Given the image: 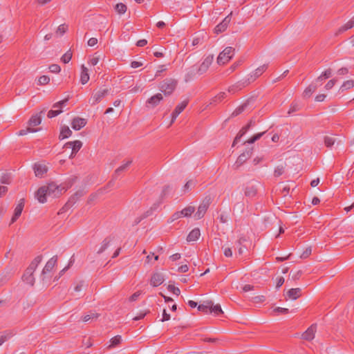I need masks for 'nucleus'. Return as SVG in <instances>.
Returning a JSON list of instances; mask_svg holds the SVG:
<instances>
[{"label":"nucleus","instance_id":"nucleus-53","mask_svg":"<svg viewBox=\"0 0 354 354\" xmlns=\"http://www.w3.org/2000/svg\"><path fill=\"white\" fill-rule=\"evenodd\" d=\"M37 131V129H32L30 127H28L26 129H21L19 131L18 135L19 136H25L27 134L28 132H36Z\"/></svg>","mask_w":354,"mask_h":354},{"label":"nucleus","instance_id":"nucleus-55","mask_svg":"<svg viewBox=\"0 0 354 354\" xmlns=\"http://www.w3.org/2000/svg\"><path fill=\"white\" fill-rule=\"evenodd\" d=\"M0 181L3 184H10V176L8 174H3L1 178Z\"/></svg>","mask_w":354,"mask_h":354},{"label":"nucleus","instance_id":"nucleus-25","mask_svg":"<svg viewBox=\"0 0 354 354\" xmlns=\"http://www.w3.org/2000/svg\"><path fill=\"white\" fill-rule=\"evenodd\" d=\"M131 163L132 160H130L117 168L113 174V179H117L121 173L124 172Z\"/></svg>","mask_w":354,"mask_h":354},{"label":"nucleus","instance_id":"nucleus-45","mask_svg":"<svg viewBox=\"0 0 354 354\" xmlns=\"http://www.w3.org/2000/svg\"><path fill=\"white\" fill-rule=\"evenodd\" d=\"M335 141V138L333 137L326 136H324V145L327 147H331L334 145Z\"/></svg>","mask_w":354,"mask_h":354},{"label":"nucleus","instance_id":"nucleus-61","mask_svg":"<svg viewBox=\"0 0 354 354\" xmlns=\"http://www.w3.org/2000/svg\"><path fill=\"white\" fill-rule=\"evenodd\" d=\"M299 110V106L297 104H292L290 105V109L288 112V114L290 115L294 112H296Z\"/></svg>","mask_w":354,"mask_h":354},{"label":"nucleus","instance_id":"nucleus-9","mask_svg":"<svg viewBox=\"0 0 354 354\" xmlns=\"http://www.w3.org/2000/svg\"><path fill=\"white\" fill-rule=\"evenodd\" d=\"M214 60V55H209L207 56L203 62L201 63L198 68L197 69V73L199 75H202L205 73L209 68V66L212 64Z\"/></svg>","mask_w":354,"mask_h":354},{"label":"nucleus","instance_id":"nucleus-56","mask_svg":"<svg viewBox=\"0 0 354 354\" xmlns=\"http://www.w3.org/2000/svg\"><path fill=\"white\" fill-rule=\"evenodd\" d=\"M273 311L274 313H281V314H283V315H286L289 313V310L288 308H281V307H277L275 308Z\"/></svg>","mask_w":354,"mask_h":354},{"label":"nucleus","instance_id":"nucleus-60","mask_svg":"<svg viewBox=\"0 0 354 354\" xmlns=\"http://www.w3.org/2000/svg\"><path fill=\"white\" fill-rule=\"evenodd\" d=\"M266 297L263 295L256 296L253 298V301L255 303H262L265 301Z\"/></svg>","mask_w":354,"mask_h":354},{"label":"nucleus","instance_id":"nucleus-35","mask_svg":"<svg viewBox=\"0 0 354 354\" xmlns=\"http://www.w3.org/2000/svg\"><path fill=\"white\" fill-rule=\"evenodd\" d=\"M354 27V17L350 19L346 24H345L344 26H341L338 31L337 34L342 33L344 31L351 29Z\"/></svg>","mask_w":354,"mask_h":354},{"label":"nucleus","instance_id":"nucleus-4","mask_svg":"<svg viewBox=\"0 0 354 354\" xmlns=\"http://www.w3.org/2000/svg\"><path fill=\"white\" fill-rule=\"evenodd\" d=\"M195 211V207L193 206H188L185 208H184L181 211H178L175 213H174L170 218L169 219V223H172L174 221L182 218V217H187L190 216Z\"/></svg>","mask_w":354,"mask_h":354},{"label":"nucleus","instance_id":"nucleus-18","mask_svg":"<svg viewBox=\"0 0 354 354\" xmlns=\"http://www.w3.org/2000/svg\"><path fill=\"white\" fill-rule=\"evenodd\" d=\"M114 239L115 236L113 235H109L106 237L101 243V245L97 251V253L100 254L104 252L109 247L111 243L114 240Z\"/></svg>","mask_w":354,"mask_h":354},{"label":"nucleus","instance_id":"nucleus-41","mask_svg":"<svg viewBox=\"0 0 354 354\" xmlns=\"http://www.w3.org/2000/svg\"><path fill=\"white\" fill-rule=\"evenodd\" d=\"M13 335V333L11 331H6L0 335V346H1L6 341L10 339Z\"/></svg>","mask_w":354,"mask_h":354},{"label":"nucleus","instance_id":"nucleus-39","mask_svg":"<svg viewBox=\"0 0 354 354\" xmlns=\"http://www.w3.org/2000/svg\"><path fill=\"white\" fill-rule=\"evenodd\" d=\"M245 86V83H239L232 85L229 87L228 92L231 93H235L236 91L242 89Z\"/></svg>","mask_w":354,"mask_h":354},{"label":"nucleus","instance_id":"nucleus-2","mask_svg":"<svg viewBox=\"0 0 354 354\" xmlns=\"http://www.w3.org/2000/svg\"><path fill=\"white\" fill-rule=\"evenodd\" d=\"M178 81L173 78H166L160 83L159 89L165 95L169 96L176 89Z\"/></svg>","mask_w":354,"mask_h":354},{"label":"nucleus","instance_id":"nucleus-7","mask_svg":"<svg viewBox=\"0 0 354 354\" xmlns=\"http://www.w3.org/2000/svg\"><path fill=\"white\" fill-rule=\"evenodd\" d=\"M211 203V198L209 196H207L205 198V199L202 201V203L200 204L198 211L195 214V217L196 219H201L203 218L206 213L207 209L209 208V206Z\"/></svg>","mask_w":354,"mask_h":354},{"label":"nucleus","instance_id":"nucleus-38","mask_svg":"<svg viewBox=\"0 0 354 354\" xmlns=\"http://www.w3.org/2000/svg\"><path fill=\"white\" fill-rule=\"evenodd\" d=\"M267 69L266 65H262L257 68L254 72L253 73V75H251V77H254L253 80H255L258 77H259L261 75L263 74V73Z\"/></svg>","mask_w":354,"mask_h":354},{"label":"nucleus","instance_id":"nucleus-59","mask_svg":"<svg viewBox=\"0 0 354 354\" xmlns=\"http://www.w3.org/2000/svg\"><path fill=\"white\" fill-rule=\"evenodd\" d=\"M68 26L66 24H61L58 26L57 32H59L61 35L64 34L66 32Z\"/></svg>","mask_w":354,"mask_h":354},{"label":"nucleus","instance_id":"nucleus-49","mask_svg":"<svg viewBox=\"0 0 354 354\" xmlns=\"http://www.w3.org/2000/svg\"><path fill=\"white\" fill-rule=\"evenodd\" d=\"M196 71H197V69L194 66L190 67L186 75V80L187 81L188 80L192 78V77L195 75Z\"/></svg>","mask_w":354,"mask_h":354},{"label":"nucleus","instance_id":"nucleus-37","mask_svg":"<svg viewBox=\"0 0 354 354\" xmlns=\"http://www.w3.org/2000/svg\"><path fill=\"white\" fill-rule=\"evenodd\" d=\"M354 87V80H349L345 81L341 86L339 91L343 92L346 90H348Z\"/></svg>","mask_w":354,"mask_h":354},{"label":"nucleus","instance_id":"nucleus-36","mask_svg":"<svg viewBox=\"0 0 354 354\" xmlns=\"http://www.w3.org/2000/svg\"><path fill=\"white\" fill-rule=\"evenodd\" d=\"M248 131V127H242V129L239 131L236 136L235 137L232 143V147H234L236 145V143L240 140L242 136H243L247 133Z\"/></svg>","mask_w":354,"mask_h":354},{"label":"nucleus","instance_id":"nucleus-31","mask_svg":"<svg viewBox=\"0 0 354 354\" xmlns=\"http://www.w3.org/2000/svg\"><path fill=\"white\" fill-rule=\"evenodd\" d=\"M250 104V100H247L243 104L238 106L232 113L231 117H236L247 109Z\"/></svg>","mask_w":354,"mask_h":354},{"label":"nucleus","instance_id":"nucleus-43","mask_svg":"<svg viewBox=\"0 0 354 354\" xmlns=\"http://www.w3.org/2000/svg\"><path fill=\"white\" fill-rule=\"evenodd\" d=\"M210 313H214L215 315H220L223 313L221 307L219 304L212 305L210 308Z\"/></svg>","mask_w":354,"mask_h":354},{"label":"nucleus","instance_id":"nucleus-6","mask_svg":"<svg viewBox=\"0 0 354 354\" xmlns=\"http://www.w3.org/2000/svg\"><path fill=\"white\" fill-rule=\"evenodd\" d=\"M109 90L107 88L100 89L97 92L93 93L91 97L89 99L88 102L92 105H95L100 102L109 93Z\"/></svg>","mask_w":354,"mask_h":354},{"label":"nucleus","instance_id":"nucleus-28","mask_svg":"<svg viewBox=\"0 0 354 354\" xmlns=\"http://www.w3.org/2000/svg\"><path fill=\"white\" fill-rule=\"evenodd\" d=\"M201 236V232L199 228H194L188 234L187 237V241H195L198 239V238Z\"/></svg>","mask_w":354,"mask_h":354},{"label":"nucleus","instance_id":"nucleus-32","mask_svg":"<svg viewBox=\"0 0 354 354\" xmlns=\"http://www.w3.org/2000/svg\"><path fill=\"white\" fill-rule=\"evenodd\" d=\"M317 86L315 83H311L308 87L306 88L303 93L304 97H310L311 95L317 90Z\"/></svg>","mask_w":354,"mask_h":354},{"label":"nucleus","instance_id":"nucleus-64","mask_svg":"<svg viewBox=\"0 0 354 354\" xmlns=\"http://www.w3.org/2000/svg\"><path fill=\"white\" fill-rule=\"evenodd\" d=\"M170 319V315L168 314L165 309L162 311V318L160 319V322H166Z\"/></svg>","mask_w":354,"mask_h":354},{"label":"nucleus","instance_id":"nucleus-3","mask_svg":"<svg viewBox=\"0 0 354 354\" xmlns=\"http://www.w3.org/2000/svg\"><path fill=\"white\" fill-rule=\"evenodd\" d=\"M235 48L231 46L226 47L221 52L217 57V64L223 65L227 63L234 56Z\"/></svg>","mask_w":354,"mask_h":354},{"label":"nucleus","instance_id":"nucleus-57","mask_svg":"<svg viewBox=\"0 0 354 354\" xmlns=\"http://www.w3.org/2000/svg\"><path fill=\"white\" fill-rule=\"evenodd\" d=\"M311 252H312L311 248L310 247L307 248L303 252V253L301 254V259H306L307 257H308L311 254Z\"/></svg>","mask_w":354,"mask_h":354},{"label":"nucleus","instance_id":"nucleus-30","mask_svg":"<svg viewBox=\"0 0 354 354\" xmlns=\"http://www.w3.org/2000/svg\"><path fill=\"white\" fill-rule=\"evenodd\" d=\"M301 290L299 288H291L287 292L288 297L290 299H292L294 300L299 298L301 296Z\"/></svg>","mask_w":354,"mask_h":354},{"label":"nucleus","instance_id":"nucleus-15","mask_svg":"<svg viewBox=\"0 0 354 354\" xmlns=\"http://www.w3.org/2000/svg\"><path fill=\"white\" fill-rule=\"evenodd\" d=\"M164 277L162 274L160 272H155L152 274L150 280V284L153 287H157L161 285L164 282Z\"/></svg>","mask_w":354,"mask_h":354},{"label":"nucleus","instance_id":"nucleus-51","mask_svg":"<svg viewBox=\"0 0 354 354\" xmlns=\"http://www.w3.org/2000/svg\"><path fill=\"white\" fill-rule=\"evenodd\" d=\"M245 241H246V239L244 237H241L237 241V244L239 246L238 250H239V254L240 255H241L244 252L243 248L241 245H242V243Z\"/></svg>","mask_w":354,"mask_h":354},{"label":"nucleus","instance_id":"nucleus-50","mask_svg":"<svg viewBox=\"0 0 354 354\" xmlns=\"http://www.w3.org/2000/svg\"><path fill=\"white\" fill-rule=\"evenodd\" d=\"M169 292H171L174 295L178 296L180 294V290L178 288L175 287L174 285L169 284L167 287Z\"/></svg>","mask_w":354,"mask_h":354},{"label":"nucleus","instance_id":"nucleus-8","mask_svg":"<svg viewBox=\"0 0 354 354\" xmlns=\"http://www.w3.org/2000/svg\"><path fill=\"white\" fill-rule=\"evenodd\" d=\"M68 102V99H64L63 100H61L53 105V109H58L55 110H50L48 112L47 116L48 118H53L54 117H56L59 114H60L62 112V108L66 105V102Z\"/></svg>","mask_w":354,"mask_h":354},{"label":"nucleus","instance_id":"nucleus-11","mask_svg":"<svg viewBox=\"0 0 354 354\" xmlns=\"http://www.w3.org/2000/svg\"><path fill=\"white\" fill-rule=\"evenodd\" d=\"M232 14V12H231L230 15H228L227 17H225L224 18V19L215 27V28H214L215 33L219 34L221 32H224L227 29V28L231 21Z\"/></svg>","mask_w":354,"mask_h":354},{"label":"nucleus","instance_id":"nucleus-24","mask_svg":"<svg viewBox=\"0 0 354 354\" xmlns=\"http://www.w3.org/2000/svg\"><path fill=\"white\" fill-rule=\"evenodd\" d=\"M82 147V142L80 140L68 142L64 146L65 148H71L72 151H74V153H77Z\"/></svg>","mask_w":354,"mask_h":354},{"label":"nucleus","instance_id":"nucleus-33","mask_svg":"<svg viewBox=\"0 0 354 354\" xmlns=\"http://www.w3.org/2000/svg\"><path fill=\"white\" fill-rule=\"evenodd\" d=\"M89 80V75L88 69L84 65L82 66V72L80 76V82L82 84H86Z\"/></svg>","mask_w":354,"mask_h":354},{"label":"nucleus","instance_id":"nucleus-48","mask_svg":"<svg viewBox=\"0 0 354 354\" xmlns=\"http://www.w3.org/2000/svg\"><path fill=\"white\" fill-rule=\"evenodd\" d=\"M284 173V167L282 165L277 166L274 171V176L279 177Z\"/></svg>","mask_w":354,"mask_h":354},{"label":"nucleus","instance_id":"nucleus-22","mask_svg":"<svg viewBox=\"0 0 354 354\" xmlns=\"http://www.w3.org/2000/svg\"><path fill=\"white\" fill-rule=\"evenodd\" d=\"M57 256H54L51 259H50L48 260V261L46 263V264L45 265V266H44V269L42 270L41 275L44 276L46 273H48V272H51L53 268L55 266V264L57 263Z\"/></svg>","mask_w":354,"mask_h":354},{"label":"nucleus","instance_id":"nucleus-17","mask_svg":"<svg viewBox=\"0 0 354 354\" xmlns=\"http://www.w3.org/2000/svg\"><path fill=\"white\" fill-rule=\"evenodd\" d=\"M162 99V94L157 93L147 100L146 102L147 106L153 108L156 106Z\"/></svg>","mask_w":354,"mask_h":354},{"label":"nucleus","instance_id":"nucleus-29","mask_svg":"<svg viewBox=\"0 0 354 354\" xmlns=\"http://www.w3.org/2000/svg\"><path fill=\"white\" fill-rule=\"evenodd\" d=\"M71 134H72V131L69 129V127L68 126H66V125L62 126L61 127L59 139L63 140L65 138H68V137H70L71 136Z\"/></svg>","mask_w":354,"mask_h":354},{"label":"nucleus","instance_id":"nucleus-5","mask_svg":"<svg viewBox=\"0 0 354 354\" xmlns=\"http://www.w3.org/2000/svg\"><path fill=\"white\" fill-rule=\"evenodd\" d=\"M253 151V147H249L247 148L245 151H243L242 153H241L238 158L236 159V161L235 162L234 165V169H239V167L248 160L249 159Z\"/></svg>","mask_w":354,"mask_h":354},{"label":"nucleus","instance_id":"nucleus-62","mask_svg":"<svg viewBox=\"0 0 354 354\" xmlns=\"http://www.w3.org/2000/svg\"><path fill=\"white\" fill-rule=\"evenodd\" d=\"M322 75V77H324V79H328L332 75V70L330 68H328L324 72H323Z\"/></svg>","mask_w":354,"mask_h":354},{"label":"nucleus","instance_id":"nucleus-20","mask_svg":"<svg viewBox=\"0 0 354 354\" xmlns=\"http://www.w3.org/2000/svg\"><path fill=\"white\" fill-rule=\"evenodd\" d=\"M46 196H48V190H46V186L39 187L35 193L37 199L41 203L46 202Z\"/></svg>","mask_w":354,"mask_h":354},{"label":"nucleus","instance_id":"nucleus-46","mask_svg":"<svg viewBox=\"0 0 354 354\" xmlns=\"http://www.w3.org/2000/svg\"><path fill=\"white\" fill-rule=\"evenodd\" d=\"M72 56H73V54H72L71 50H69L65 54L63 55V56L61 58V60L64 64H67L71 61Z\"/></svg>","mask_w":354,"mask_h":354},{"label":"nucleus","instance_id":"nucleus-21","mask_svg":"<svg viewBox=\"0 0 354 354\" xmlns=\"http://www.w3.org/2000/svg\"><path fill=\"white\" fill-rule=\"evenodd\" d=\"M46 111V109H44L42 111H41L39 113H36L35 115H33L30 120H28V125L29 127H35L39 124H40L41 122V115L44 113Z\"/></svg>","mask_w":354,"mask_h":354},{"label":"nucleus","instance_id":"nucleus-16","mask_svg":"<svg viewBox=\"0 0 354 354\" xmlns=\"http://www.w3.org/2000/svg\"><path fill=\"white\" fill-rule=\"evenodd\" d=\"M35 174L37 177L41 178L48 171V167L45 165L35 163L33 166Z\"/></svg>","mask_w":354,"mask_h":354},{"label":"nucleus","instance_id":"nucleus-12","mask_svg":"<svg viewBox=\"0 0 354 354\" xmlns=\"http://www.w3.org/2000/svg\"><path fill=\"white\" fill-rule=\"evenodd\" d=\"M187 104L188 100H184L180 104L176 106V107L171 113V120L170 122V125H171L174 122L175 120L178 116V115L183 111V110L187 106Z\"/></svg>","mask_w":354,"mask_h":354},{"label":"nucleus","instance_id":"nucleus-13","mask_svg":"<svg viewBox=\"0 0 354 354\" xmlns=\"http://www.w3.org/2000/svg\"><path fill=\"white\" fill-rule=\"evenodd\" d=\"M24 207V199L22 198L19 201V203L17 204V205L16 206V207L15 209L14 214L11 218L10 225L14 223L19 218V216H21V214L22 213Z\"/></svg>","mask_w":354,"mask_h":354},{"label":"nucleus","instance_id":"nucleus-10","mask_svg":"<svg viewBox=\"0 0 354 354\" xmlns=\"http://www.w3.org/2000/svg\"><path fill=\"white\" fill-rule=\"evenodd\" d=\"M46 190H48V196L57 197L62 193V189H60L59 187L55 183H50L48 184V185L46 186Z\"/></svg>","mask_w":354,"mask_h":354},{"label":"nucleus","instance_id":"nucleus-26","mask_svg":"<svg viewBox=\"0 0 354 354\" xmlns=\"http://www.w3.org/2000/svg\"><path fill=\"white\" fill-rule=\"evenodd\" d=\"M83 195V191L76 192L73 196L70 197L68 202L66 203V206L71 207L76 203V201Z\"/></svg>","mask_w":354,"mask_h":354},{"label":"nucleus","instance_id":"nucleus-23","mask_svg":"<svg viewBox=\"0 0 354 354\" xmlns=\"http://www.w3.org/2000/svg\"><path fill=\"white\" fill-rule=\"evenodd\" d=\"M258 188L254 185H248L244 191L245 196L249 198H254L257 194Z\"/></svg>","mask_w":354,"mask_h":354},{"label":"nucleus","instance_id":"nucleus-63","mask_svg":"<svg viewBox=\"0 0 354 354\" xmlns=\"http://www.w3.org/2000/svg\"><path fill=\"white\" fill-rule=\"evenodd\" d=\"M242 60H238L236 61V62H234L230 68V70L231 71V72H233L236 70V68L237 67H239L240 65H241L242 64Z\"/></svg>","mask_w":354,"mask_h":354},{"label":"nucleus","instance_id":"nucleus-27","mask_svg":"<svg viewBox=\"0 0 354 354\" xmlns=\"http://www.w3.org/2000/svg\"><path fill=\"white\" fill-rule=\"evenodd\" d=\"M213 305V301L211 300H207L203 302V304H200L198 306V310L199 311L205 313H210V308Z\"/></svg>","mask_w":354,"mask_h":354},{"label":"nucleus","instance_id":"nucleus-47","mask_svg":"<svg viewBox=\"0 0 354 354\" xmlns=\"http://www.w3.org/2000/svg\"><path fill=\"white\" fill-rule=\"evenodd\" d=\"M99 316H100V315L98 313H91L90 314L84 316L82 317V320L86 322L91 319H97Z\"/></svg>","mask_w":354,"mask_h":354},{"label":"nucleus","instance_id":"nucleus-40","mask_svg":"<svg viewBox=\"0 0 354 354\" xmlns=\"http://www.w3.org/2000/svg\"><path fill=\"white\" fill-rule=\"evenodd\" d=\"M127 6L122 3H118L115 6V11L120 15L125 13L127 11Z\"/></svg>","mask_w":354,"mask_h":354},{"label":"nucleus","instance_id":"nucleus-34","mask_svg":"<svg viewBox=\"0 0 354 354\" xmlns=\"http://www.w3.org/2000/svg\"><path fill=\"white\" fill-rule=\"evenodd\" d=\"M227 97V95L225 92H221L214 97L210 100L209 104H216L217 103L221 102L223 100H224Z\"/></svg>","mask_w":354,"mask_h":354},{"label":"nucleus","instance_id":"nucleus-58","mask_svg":"<svg viewBox=\"0 0 354 354\" xmlns=\"http://www.w3.org/2000/svg\"><path fill=\"white\" fill-rule=\"evenodd\" d=\"M336 82H337L336 79H332V80H329L327 82V84L325 85V88L326 90L331 89L334 86V85L335 84Z\"/></svg>","mask_w":354,"mask_h":354},{"label":"nucleus","instance_id":"nucleus-14","mask_svg":"<svg viewBox=\"0 0 354 354\" xmlns=\"http://www.w3.org/2000/svg\"><path fill=\"white\" fill-rule=\"evenodd\" d=\"M317 329V324H312L301 335L302 338L307 341L314 339Z\"/></svg>","mask_w":354,"mask_h":354},{"label":"nucleus","instance_id":"nucleus-19","mask_svg":"<svg viewBox=\"0 0 354 354\" xmlns=\"http://www.w3.org/2000/svg\"><path fill=\"white\" fill-rule=\"evenodd\" d=\"M87 123V121L84 118H75L71 122V127L75 130H80L83 128Z\"/></svg>","mask_w":354,"mask_h":354},{"label":"nucleus","instance_id":"nucleus-52","mask_svg":"<svg viewBox=\"0 0 354 354\" xmlns=\"http://www.w3.org/2000/svg\"><path fill=\"white\" fill-rule=\"evenodd\" d=\"M50 81V77L47 75H42L39 78V84L40 85H46Z\"/></svg>","mask_w":354,"mask_h":354},{"label":"nucleus","instance_id":"nucleus-44","mask_svg":"<svg viewBox=\"0 0 354 354\" xmlns=\"http://www.w3.org/2000/svg\"><path fill=\"white\" fill-rule=\"evenodd\" d=\"M122 341V337L120 335H116L111 339V344L109 346V348H113L118 346Z\"/></svg>","mask_w":354,"mask_h":354},{"label":"nucleus","instance_id":"nucleus-42","mask_svg":"<svg viewBox=\"0 0 354 354\" xmlns=\"http://www.w3.org/2000/svg\"><path fill=\"white\" fill-rule=\"evenodd\" d=\"M266 131H263L252 136L246 142H245V143L252 144L255 142L257 140H259L266 133Z\"/></svg>","mask_w":354,"mask_h":354},{"label":"nucleus","instance_id":"nucleus-54","mask_svg":"<svg viewBox=\"0 0 354 354\" xmlns=\"http://www.w3.org/2000/svg\"><path fill=\"white\" fill-rule=\"evenodd\" d=\"M49 70L52 73H58L60 72L61 68L58 64H53L49 66Z\"/></svg>","mask_w":354,"mask_h":354},{"label":"nucleus","instance_id":"nucleus-1","mask_svg":"<svg viewBox=\"0 0 354 354\" xmlns=\"http://www.w3.org/2000/svg\"><path fill=\"white\" fill-rule=\"evenodd\" d=\"M42 260V256L39 255L37 256L30 263L29 266L25 270L24 274H23L22 279L23 280L28 284L30 286H33L35 283V278L33 277V273L36 270L37 266Z\"/></svg>","mask_w":354,"mask_h":354}]
</instances>
